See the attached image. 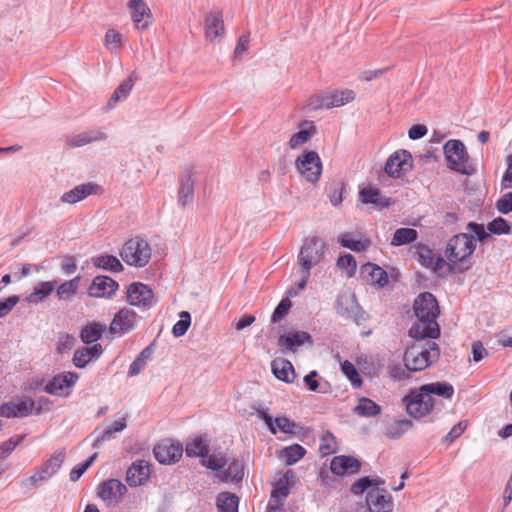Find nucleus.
Listing matches in <instances>:
<instances>
[{
    "instance_id": "obj_1",
    "label": "nucleus",
    "mask_w": 512,
    "mask_h": 512,
    "mask_svg": "<svg viewBox=\"0 0 512 512\" xmlns=\"http://www.w3.org/2000/svg\"><path fill=\"white\" fill-rule=\"evenodd\" d=\"M383 483L381 479L363 477L352 484L351 492L359 495L367 490L366 505L370 512H391L394 506L393 499L387 490L379 487Z\"/></svg>"
},
{
    "instance_id": "obj_2",
    "label": "nucleus",
    "mask_w": 512,
    "mask_h": 512,
    "mask_svg": "<svg viewBox=\"0 0 512 512\" xmlns=\"http://www.w3.org/2000/svg\"><path fill=\"white\" fill-rule=\"evenodd\" d=\"M440 348L435 342H427L425 346L412 345L407 348L403 361L411 372H418L426 369L438 361Z\"/></svg>"
},
{
    "instance_id": "obj_3",
    "label": "nucleus",
    "mask_w": 512,
    "mask_h": 512,
    "mask_svg": "<svg viewBox=\"0 0 512 512\" xmlns=\"http://www.w3.org/2000/svg\"><path fill=\"white\" fill-rule=\"evenodd\" d=\"M152 255V249L149 243L141 237H134L127 240L120 250L122 260L134 267L146 266Z\"/></svg>"
},
{
    "instance_id": "obj_4",
    "label": "nucleus",
    "mask_w": 512,
    "mask_h": 512,
    "mask_svg": "<svg viewBox=\"0 0 512 512\" xmlns=\"http://www.w3.org/2000/svg\"><path fill=\"white\" fill-rule=\"evenodd\" d=\"M476 249V242L473 236L467 233H459L451 237L445 248V256L450 268L459 262H464Z\"/></svg>"
},
{
    "instance_id": "obj_5",
    "label": "nucleus",
    "mask_w": 512,
    "mask_h": 512,
    "mask_svg": "<svg viewBox=\"0 0 512 512\" xmlns=\"http://www.w3.org/2000/svg\"><path fill=\"white\" fill-rule=\"evenodd\" d=\"M443 149L449 169L463 175L473 174L474 168L469 162V155L462 141L449 140L445 143Z\"/></svg>"
},
{
    "instance_id": "obj_6",
    "label": "nucleus",
    "mask_w": 512,
    "mask_h": 512,
    "mask_svg": "<svg viewBox=\"0 0 512 512\" xmlns=\"http://www.w3.org/2000/svg\"><path fill=\"white\" fill-rule=\"evenodd\" d=\"M65 460V450L55 451L36 471L35 473L22 480L20 485L26 489H32L46 482L54 476L61 468Z\"/></svg>"
},
{
    "instance_id": "obj_7",
    "label": "nucleus",
    "mask_w": 512,
    "mask_h": 512,
    "mask_svg": "<svg viewBox=\"0 0 512 512\" xmlns=\"http://www.w3.org/2000/svg\"><path fill=\"white\" fill-rule=\"evenodd\" d=\"M325 242L318 236L307 237L298 255V263L304 270H311L324 258Z\"/></svg>"
},
{
    "instance_id": "obj_8",
    "label": "nucleus",
    "mask_w": 512,
    "mask_h": 512,
    "mask_svg": "<svg viewBox=\"0 0 512 512\" xmlns=\"http://www.w3.org/2000/svg\"><path fill=\"white\" fill-rule=\"evenodd\" d=\"M298 172L309 182L319 180L322 172V162L315 151H306L299 155L295 161Z\"/></svg>"
},
{
    "instance_id": "obj_9",
    "label": "nucleus",
    "mask_w": 512,
    "mask_h": 512,
    "mask_svg": "<svg viewBox=\"0 0 512 512\" xmlns=\"http://www.w3.org/2000/svg\"><path fill=\"white\" fill-rule=\"evenodd\" d=\"M403 402L406 405L408 414L414 418H421L432 411L435 405L434 398L426 397L420 388L412 391L404 397Z\"/></svg>"
},
{
    "instance_id": "obj_10",
    "label": "nucleus",
    "mask_w": 512,
    "mask_h": 512,
    "mask_svg": "<svg viewBox=\"0 0 512 512\" xmlns=\"http://www.w3.org/2000/svg\"><path fill=\"white\" fill-rule=\"evenodd\" d=\"M126 294L127 302L132 306L149 309L157 303L151 288L143 283L135 282L130 284Z\"/></svg>"
},
{
    "instance_id": "obj_11",
    "label": "nucleus",
    "mask_w": 512,
    "mask_h": 512,
    "mask_svg": "<svg viewBox=\"0 0 512 512\" xmlns=\"http://www.w3.org/2000/svg\"><path fill=\"white\" fill-rule=\"evenodd\" d=\"M355 98V92L350 89L343 91H334L318 96L312 101V105L315 109H330L333 107L343 106Z\"/></svg>"
},
{
    "instance_id": "obj_12",
    "label": "nucleus",
    "mask_w": 512,
    "mask_h": 512,
    "mask_svg": "<svg viewBox=\"0 0 512 512\" xmlns=\"http://www.w3.org/2000/svg\"><path fill=\"white\" fill-rule=\"evenodd\" d=\"M153 453L159 463L173 464L182 457L183 447L171 439H164L154 447Z\"/></svg>"
},
{
    "instance_id": "obj_13",
    "label": "nucleus",
    "mask_w": 512,
    "mask_h": 512,
    "mask_svg": "<svg viewBox=\"0 0 512 512\" xmlns=\"http://www.w3.org/2000/svg\"><path fill=\"white\" fill-rule=\"evenodd\" d=\"M413 308L417 319H432L436 321L439 315L438 302L429 292L420 294L415 299Z\"/></svg>"
},
{
    "instance_id": "obj_14",
    "label": "nucleus",
    "mask_w": 512,
    "mask_h": 512,
    "mask_svg": "<svg viewBox=\"0 0 512 512\" xmlns=\"http://www.w3.org/2000/svg\"><path fill=\"white\" fill-rule=\"evenodd\" d=\"M411 167V154L406 150H398L387 159L384 170L390 177H400Z\"/></svg>"
},
{
    "instance_id": "obj_15",
    "label": "nucleus",
    "mask_w": 512,
    "mask_h": 512,
    "mask_svg": "<svg viewBox=\"0 0 512 512\" xmlns=\"http://www.w3.org/2000/svg\"><path fill=\"white\" fill-rule=\"evenodd\" d=\"M108 135L104 129H90L67 137L66 143L71 148H79L96 142H105Z\"/></svg>"
},
{
    "instance_id": "obj_16",
    "label": "nucleus",
    "mask_w": 512,
    "mask_h": 512,
    "mask_svg": "<svg viewBox=\"0 0 512 512\" xmlns=\"http://www.w3.org/2000/svg\"><path fill=\"white\" fill-rule=\"evenodd\" d=\"M136 324L137 314L133 310L123 308L115 314L110 324V331L113 334L124 335L132 331Z\"/></svg>"
},
{
    "instance_id": "obj_17",
    "label": "nucleus",
    "mask_w": 512,
    "mask_h": 512,
    "mask_svg": "<svg viewBox=\"0 0 512 512\" xmlns=\"http://www.w3.org/2000/svg\"><path fill=\"white\" fill-rule=\"evenodd\" d=\"M127 492L126 486L118 479L104 481L98 491L100 498L108 503H119Z\"/></svg>"
},
{
    "instance_id": "obj_18",
    "label": "nucleus",
    "mask_w": 512,
    "mask_h": 512,
    "mask_svg": "<svg viewBox=\"0 0 512 512\" xmlns=\"http://www.w3.org/2000/svg\"><path fill=\"white\" fill-rule=\"evenodd\" d=\"M205 38L207 41L216 42L225 34L223 16L220 11L209 12L204 19Z\"/></svg>"
},
{
    "instance_id": "obj_19",
    "label": "nucleus",
    "mask_w": 512,
    "mask_h": 512,
    "mask_svg": "<svg viewBox=\"0 0 512 512\" xmlns=\"http://www.w3.org/2000/svg\"><path fill=\"white\" fill-rule=\"evenodd\" d=\"M306 342L310 345L313 344L309 333L305 331H290L286 334L280 335L277 344L281 351L285 353L286 351L296 352L298 347L302 346Z\"/></svg>"
},
{
    "instance_id": "obj_20",
    "label": "nucleus",
    "mask_w": 512,
    "mask_h": 512,
    "mask_svg": "<svg viewBox=\"0 0 512 512\" xmlns=\"http://www.w3.org/2000/svg\"><path fill=\"white\" fill-rule=\"evenodd\" d=\"M439 335V325L437 321L432 319H417V322H415L409 329V336L417 340L425 338L435 339Z\"/></svg>"
},
{
    "instance_id": "obj_21",
    "label": "nucleus",
    "mask_w": 512,
    "mask_h": 512,
    "mask_svg": "<svg viewBox=\"0 0 512 512\" xmlns=\"http://www.w3.org/2000/svg\"><path fill=\"white\" fill-rule=\"evenodd\" d=\"M118 289V283L109 276H96L88 288L91 297H111Z\"/></svg>"
},
{
    "instance_id": "obj_22",
    "label": "nucleus",
    "mask_w": 512,
    "mask_h": 512,
    "mask_svg": "<svg viewBox=\"0 0 512 512\" xmlns=\"http://www.w3.org/2000/svg\"><path fill=\"white\" fill-rule=\"evenodd\" d=\"M415 258L422 266L433 269L438 275H442V269L446 267V261L442 257L435 259L433 250L425 245L416 248Z\"/></svg>"
},
{
    "instance_id": "obj_23",
    "label": "nucleus",
    "mask_w": 512,
    "mask_h": 512,
    "mask_svg": "<svg viewBox=\"0 0 512 512\" xmlns=\"http://www.w3.org/2000/svg\"><path fill=\"white\" fill-rule=\"evenodd\" d=\"M150 475V464L145 460H137L127 470L126 481L132 487L142 485Z\"/></svg>"
},
{
    "instance_id": "obj_24",
    "label": "nucleus",
    "mask_w": 512,
    "mask_h": 512,
    "mask_svg": "<svg viewBox=\"0 0 512 512\" xmlns=\"http://www.w3.org/2000/svg\"><path fill=\"white\" fill-rule=\"evenodd\" d=\"M360 462L352 457L340 455L332 459L330 469L333 474L343 476L346 474H354L360 469Z\"/></svg>"
},
{
    "instance_id": "obj_25",
    "label": "nucleus",
    "mask_w": 512,
    "mask_h": 512,
    "mask_svg": "<svg viewBox=\"0 0 512 512\" xmlns=\"http://www.w3.org/2000/svg\"><path fill=\"white\" fill-rule=\"evenodd\" d=\"M98 189V185L94 183H83L80 185L75 186L73 189L65 192L61 198L60 201L62 203L67 204H75L78 203L88 196L95 194L96 190Z\"/></svg>"
},
{
    "instance_id": "obj_26",
    "label": "nucleus",
    "mask_w": 512,
    "mask_h": 512,
    "mask_svg": "<svg viewBox=\"0 0 512 512\" xmlns=\"http://www.w3.org/2000/svg\"><path fill=\"white\" fill-rule=\"evenodd\" d=\"M34 406L33 401L20 400L10 401L0 406V416L6 418L25 417L31 414Z\"/></svg>"
},
{
    "instance_id": "obj_27",
    "label": "nucleus",
    "mask_w": 512,
    "mask_h": 512,
    "mask_svg": "<svg viewBox=\"0 0 512 512\" xmlns=\"http://www.w3.org/2000/svg\"><path fill=\"white\" fill-rule=\"evenodd\" d=\"M359 305L354 294L344 292L337 299V311L346 318L356 320L359 314Z\"/></svg>"
},
{
    "instance_id": "obj_28",
    "label": "nucleus",
    "mask_w": 512,
    "mask_h": 512,
    "mask_svg": "<svg viewBox=\"0 0 512 512\" xmlns=\"http://www.w3.org/2000/svg\"><path fill=\"white\" fill-rule=\"evenodd\" d=\"M259 417L265 422L272 434L277 431L283 433H295L296 424L286 417H277L273 419L264 411H259Z\"/></svg>"
},
{
    "instance_id": "obj_29",
    "label": "nucleus",
    "mask_w": 512,
    "mask_h": 512,
    "mask_svg": "<svg viewBox=\"0 0 512 512\" xmlns=\"http://www.w3.org/2000/svg\"><path fill=\"white\" fill-rule=\"evenodd\" d=\"M360 200L364 204H372L379 208H387L393 201L391 198L384 196L381 191L374 187H366L359 192Z\"/></svg>"
},
{
    "instance_id": "obj_30",
    "label": "nucleus",
    "mask_w": 512,
    "mask_h": 512,
    "mask_svg": "<svg viewBox=\"0 0 512 512\" xmlns=\"http://www.w3.org/2000/svg\"><path fill=\"white\" fill-rule=\"evenodd\" d=\"M420 391H423L426 397L434 398L439 396L443 399H451L454 395V387L447 382H433L422 385Z\"/></svg>"
},
{
    "instance_id": "obj_31",
    "label": "nucleus",
    "mask_w": 512,
    "mask_h": 512,
    "mask_svg": "<svg viewBox=\"0 0 512 512\" xmlns=\"http://www.w3.org/2000/svg\"><path fill=\"white\" fill-rule=\"evenodd\" d=\"M57 284L56 280L39 282L33 291L26 297V302L32 305H37L48 298L55 289Z\"/></svg>"
},
{
    "instance_id": "obj_32",
    "label": "nucleus",
    "mask_w": 512,
    "mask_h": 512,
    "mask_svg": "<svg viewBox=\"0 0 512 512\" xmlns=\"http://www.w3.org/2000/svg\"><path fill=\"white\" fill-rule=\"evenodd\" d=\"M194 200V179L191 172L184 173L180 178V188L178 191V202L183 207L192 203Z\"/></svg>"
},
{
    "instance_id": "obj_33",
    "label": "nucleus",
    "mask_w": 512,
    "mask_h": 512,
    "mask_svg": "<svg viewBox=\"0 0 512 512\" xmlns=\"http://www.w3.org/2000/svg\"><path fill=\"white\" fill-rule=\"evenodd\" d=\"M272 372L275 377L286 383L293 382L295 371L292 363L286 359L277 358L272 361Z\"/></svg>"
},
{
    "instance_id": "obj_34",
    "label": "nucleus",
    "mask_w": 512,
    "mask_h": 512,
    "mask_svg": "<svg viewBox=\"0 0 512 512\" xmlns=\"http://www.w3.org/2000/svg\"><path fill=\"white\" fill-rule=\"evenodd\" d=\"M127 414L118 417L111 425L98 435L92 443L93 448H98L105 440L110 439L115 433L122 432L127 427Z\"/></svg>"
},
{
    "instance_id": "obj_35",
    "label": "nucleus",
    "mask_w": 512,
    "mask_h": 512,
    "mask_svg": "<svg viewBox=\"0 0 512 512\" xmlns=\"http://www.w3.org/2000/svg\"><path fill=\"white\" fill-rule=\"evenodd\" d=\"M136 79V75L131 74L125 81H123L115 89V91L113 92V94L107 102V106L109 109L114 108L119 101H122L128 97L134 86Z\"/></svg>"
},
{
    "instance_id": "obj_36",
    "label": "nucleus",
    "mask_w": 512,
    "mask_h": 512,
    "mask_svg": "<svg viewBox=\"0 0 512 512\" xmlns=\"http://www.w3.org/2000/svg\"><path fill=\"white\" fill-rule=\"evenodd\" d=\"M362 273L372 285L384 287L388 283V274L381 267L368 263L362 267Z\"/></svg>"
},
{
    "instance_id": "obj_37",
    "label": "nucleus",
    "mask_w": 512,
    "mask_h": 512,
    "mask_svg": "<svg viewBox=\"0 0 512 512\" xmlns=\"http://www.w3.org/2000/svg\"><path fill=\"white\" fill-rule=\"evenodd\" d=\"M131 17L138 30L146 29L153 20L151 10L148 6L130 7Z\"/></svg>"
},
{
    "instance_id": "obj_38",
    "label": "nucleus",
    "mask_w": 512,
    "mask_h": 512,
    "mask_svg": "<svg viewBox=\"0 0 512 512\" xmlns=\"http://www.w3.org/2000/svg\"><path fill=\"white\" fill-rule=\"evenodd\" d=\"M81 277L78 275L71 280L61 283L56 289V297L59 301H71L76 295Z\"/></svg>"
},
{
    "instance_id": "obj_39",
    "label": "nucleus",
    "mask_w": 512,
    "mask_h": 512,
    "mask_svg": "<svg viewBox=\"0 0 512 512\" xmlns=\"http://www.w3.org/2000/svg\"><path fill=\"white\" fill-rule=\"evenodd\" d=\"M339 243L341 246L355 252L365 251L371 245V241L368 238L360 237L359 239H355L352 233L341 234Z\"/></svg>"
},
{
    "instance_id": "obj_40",
    "label": "nucleus",
    "mask_w": 512,
    "mask_h": 512,
    "mask_svg": "<svg viewBox=\"0 0 512 512\" xmlns=\"http://www.w3.org/2000/svg\"><path fill=\"white\" fill-rule=\"evenodd\" d=\"M185 452L188 457L206 458L209 452L207 439L202 436L194 438L186 444Z\"/></svg>"
},
{
    "instance_id": "obj_41",
    "label": "nucleus",
    "mask_w": 512,
    "mask_h": 512,
    "mask_svg": "<svg viewBox=\"0 0 512 512\" xmlns=\"http://www.w3.org/2000/svg\"><path fill=\"white\" fill-rule=\"evenodd\" d=\"M353 412L361 417H374L381 413V406L369 398L362 397L353 408Z\"/></svg>"
},
{
    "instance_id": "obj_42",
    "label": "nucleus",
    "mask_w": 512,
    "mask_h": 512,
    "mask_svg": "<svg viewBox=\"0 0 512 512\" xmlns=\"http://www.w3.org/2000/svg\"><path fill=\"white\" fill-rule=\"evenodd\" d=\"M92 262L95 266L111 272H122L124 270L120 260L113 255L105 254L97 256L92 258Z\"/></svg>"
},
{
    "instance_id": "obj_43",
    "label": "nucleus",
    "mask_w": 512,
    "mask_h": 512,
    "mask_svg": "<svg viewBox=\"0 0 512 512\" xmlns=\"http://www.w3.org/2000/svg\"><path fill=\"white\" fill-rule=\"evenodd\" d=\"M306 450L299 444H293L285 447L280 454V457L284 460L285 464L291 466L298 462L304 457Z\"/></svg>"
},
{
    "instance_id": "obj_44",
    "label": "nucleus",
    "mask_w": 512,
    "mask_h": 512,
    "mask_svg": "<svg viewBox=\"0 0 512 512\" xmlns=\"http://www.w3.org/2000/svg\"><path fill=\"white\" fill-rule=\"evenodd\" d=\"M103 326L100 323H89L82 328L80 338L85 344H91L101 338Z\"/></svg>"
},
{
    "instance_id": "obj_45",
    "label": "nucleus",
    "mask_w": 512,
    "mask_h": 512,
    "mask_svg": "<svg viewBox=\"0 0 512 512\" xmlns=\"http://www.w3.org/2000/svg\"><path fill=\"white\" fill-rule=\"evenodd\" d=\"M418 237V232L412 228H399L392 237L391 245L401 246L415 241Z\"/></svg>"
},
{
    "instance_id": "obj_46",
    "label": "nucleus",
    "mask_w": 512,
    "mask_h": 512,
    "mask_svg": "<svg viewBox=\"0 0 512 512\" xmlns=\"http://www.w3.org/2000/svg\"><path fill=\"white\" fill-rule=\"evenodd\" d=\"M289 494V488L284 483H278L277 486L272 490L270 501H269V511H275L277 509V505H281L283 501Z\"/></svg>"
},
{
    "instance_id": "obj_47",
    "label": "nucleus",
    "mask_w": 512,
    "mask_h": 512,
    "mask_svg": "<svg viewBox=\"0 0 512 512\" xmlns=\"http://www.w3.org/2000/svg\"><path fill=\"white\" fill-rule=\"evenodd\" d=\"M238 501V497L233 494L221 493L217 498L219 512H237Z\"/></svg>"
},
{
    "instance_id": "obj_48",
    "label": "nucleus",
    "mask_w": 512,
    "mask_h": 512,
    "mask_svg": "<svg viewBox=\"0 0 512 512\" xmlns=\"http://www.w3.org/2000/svg\"><path fill=\"white\" fill-rule=\"evenodd\" d=\"M337 451V442L334 435L326 431L320 438L319 452L322 456L334 454Z\"/></svg>"
},
{
    "instance_id": "obj_49",
    "label": "nucleus",
    "mask_w": 512,
    "mask_h": 512,
    "mask_svg": "<svg viewBox=\"0 0 512 512\" xmlns=\"http://www.w3.org/2000/svg\"><path fill=\"white\" fill-rule=\"evenodd\" d=\"M315 133V126L310 123L309 129L302 128L297 133L293 134L289 140V146L291 149H296L299 146L305 144Z\"/></svg>"
},
{
    "instance_id": "obj_50",
    "label": "nucleus",
    "mask_w": 512,
    "mask_h": 512,
    "mask_svg": "<svg viewBox=\"0 0 512 512\" xmlns=\"http://www.w3.org/2000/svg\"><path fill=\"white\" fill-rule=\"evenodd\" d=\"M341 371L350 380L353 387L359 388L362 385V378L352 362L348 360L343 361L341 363Z\"/></svg>"
},
{
    "instance_id": "obj_51",
    "label": "nucleus",
    "mask_w": 512,
    "mask_h": 512,
    "mask_svg": "<svg viewBox=\"0 0 512 512\" xmlns=\"http://www.w3.org/2000/svg\"><path fill=\"white\" fill-rule=\"evenodd\" d=\"M105 46L110 52L117 53L122 46V35L114 29L107 30L105 34Z\"/></svg>"
},
{
    "instance_id": "obj_52",
    "label": "nucleus",
    "mask_w": 512,
    "mask_h": 512,
    "mask_svg": "<svg viewBox=\"0 0 512 512\" xmlns=\"http://www.w3.org/2000/svg\"><path fill=\"white\" fill-rule=\"evenodd\" d=\"M25 435H15L0 444V460L6 459L12 451L23 441Z\"/></svg>"
},
{
    "instance_id": "obj_53",
    "label": "nucleus",
    "mask_w": 512,
    "mask_h": 512,
    "mask_svg": "<svg viewBox=\"0 0 512 512\" xmlns=\"http://www.w3.org/2000/svg\"><path fill=\"white\" fill-rule=\"evenodd\" d=\"M487 230L491 234L501 235L509 234L511 231V225L502 217H497L487 225Z\"/></svg>"
},
{
    "instance_id": "obj_54",
    "label": "nucleus",
    "mask_w": 512,
    "mask_h": 512,
    "mask_svg": "<svg viewBox=\"0 0 512 512\" xmlns=\"http://www.w3.org/2000/svg\"><path fill=\"white\" fill-rule=\"evenodd\" d=\"M190 323H191V316H190L189 312L182 311L180 313V320H178L172 328V334L175 337L183 336L187 332V330L190 326Z\"/></svg>"
},
{
    "instance_id": "obj_55",
    "label": "nucleus",
    "mask_w": 512,
    "mask_h": 512,
    "mask_svg": "<svg viewBox=\"0 0 512 512\" xmlns=\"http://www.w3.org/2000/svg\"><path fill=\"white\" fill-rule=\"evenodd\" d=\"M201 464L210 470L219 471L224 469L227 460L223 455H208L206 458L202 459Z\"/></svg>"
},
{
    "instance_id": "obj_56",
    "label": "nucleus",
    "mask_w": 512,
    "mask_h": 512,
    "mask_svg": "<svg viewBox=\"0 0 512 512\" xmlns=\"http://www.w3.org/2000/svg\"><path fill=\"white\" fill-rule=\"evenodd\" d=\"M243 477L242 464L239 461H233L223 472V481H237Z\"/></svg>"
},
{
    "instance_id": "obj_57",
    "label": "nucleus",
    "mask_w": 512,
    "mask_h": 512,
    "mask_svg": "<svg viewBox=\"0 0 512 512\" xmlns=\"http://www.w3.org/2000/svg\"><path fill=\"white\" fill-rule=\"evenodd\" d=\"M291 306L292 303L288 298L282 299L272 314V323L280 322L288 314Z\"/></svg>"
},
{
    "instance_id": "obj_58",
    "label": "nucleus",
    "mask_w": 512,
    "mask_h": 512,
    "mask_svg": "<svg viewBox=\"0 0 512 512\" xmlns=\"http://www.w3.org/2000/svg\"><path fill=\"white\" fill-rule=\"evenodd\" d=\"M344 187L341 183H333L328 188V197L333 206H338L343 201Z\"/></svg>"
},
{
    "instance_id": "obj_59",
    "label": "nucleus",
    "mask_w": 512,
    "mask_h": 512,
    "mask_svg": "<svg viewBox=\"0 0 512 512\" xmlns=\"http://www.w3.org/2000/svg\"><path fill=\"white\" fill-rule=\"evenodd\" d=\"M72 360H73V364L77 368H84L88 363H90L92 361L91 356L89 355V351L86 350V347L77 349L74 352Z\"/></svg>"
},
{
    "instance_id": "obj_60",
    "label": "nucleus",
    "mask_w": 512,
    "mask_h": 512,
    "mask_svg": "<svg viewBox=\"0 0 512 512\" xmlns=\"http://www.w3.org/2000/svg\"><path fill=\"white\" fill-rule=\"evenodd\" d=\"M76 339L67 333H62L58 337L57 351L59 353H66L71 350L75 344Z\"/></svg>"
},
{
    "instance_id": "obj_61",
    "label": "nucleus",
    "mask_w": 512,
    "mask_h": 512,
    "mask_svg": "<svg viewBox=\"0 0 512 512\" xmlns=\"http://www.w3.org/2000/svg\"><path fill=\"white\" fill-rule=\"evenodd\" d=\"M64 388L60 375H57L47 382L44 391L51 395H60Z\"/></svg>"
},
{
    "instance_id": "obj_62",
    "label": "nucleus",
    "mask_w": 512,
    "mask_h": 512,
    "mask_svg": "<svg viewBox=\"0 0 512 512\" xmlns=\"http://www.w3.org/2000/svg\"><path fill=\"white\" fill-rule=\"evenodd\" d=\"M318 376V373L316 371H311L309 374H307L304 377V382L308 386L310 391L313 392H320V393H326L327 389L323 388V385H321L317 380L316 377Z\"/></svg>"
},
{
    "instance_id": "obj_63",
    "label": "nucleus",
    "mask_w": 512,
    "mask_h": 512,
    "mask_svg": "<svg viewBox=\"0 0 512 512\" xmlns=\"http://www.w3.org/2000/svg\"><path fill=\"white\" fill-rule=\"evenodd\" d=\"M467 230L474 234L478 241L483 242L488 239L489 233L486 232L483 224H478L476 222H469L467 224Z\"/></svg>"
},
{
    "instance_id": "obj_64",
    "label": "nucleus",
    "mask_w": 512,
    "mask_h": 512,
    "mask_svg": "<svg viewBox=\"0 0 512 512\" xmlns=\"http://www.w3.org/2000/svg\"><path fill=\"white\" fill-rule=\"evenodd\" d=\"M496 208L502 214L512 212V192H508L498 199L496 202Z\"/></svg>"
}]
</instances>
